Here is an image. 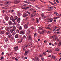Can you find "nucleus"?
<instances>
[{"label": "nucleus", "instance_id": "f257e3e1", "mask_svg": "<svg viewBox=\"0 0 61 61\" xmlns=\"http://www.w3.org/2000/svg\"><path fill=\"white\" fill-rule=\"evenodd\" d=\"M25 30H22L19 33L20 34V35H24L25 33Z\"/></svg>", "mask_w": 61, "mask_h": 61}, {"label": "nucleus", "instance_id": "f03ea898", "mask_svg": "<svg viewBox=\"0 0 61 61\" xmlns=\"http://www.w3.org/2000/svg\"><path fill=\"white\" fill-rule=\"evenodd\" d=\"M10 29L12 30L13 29H16V27L15 26H10L9 27Z\"/></svg>", "mask_w": 61, "mask_h": 61}, {"label": "nucleus", "instance_id": "7ed1b4c3", "mask_svg": "<svg viewBox=\"0 0 61 61\" xmlns=\"http://www.w3.org/2000/svg\"><path fill=\"white\" fill-rule=\"evenodd\" d=\"M36 60L35 59H33V60L34 61H35L36 60V61H39V59L36 56L35 57Z\"/></svg>", "mask_w": 61, "mask_h": 61}, {"label": "nucleus", "instance_id": "20e7f679", "mask_svg": "<svg viewBox=\"0 0 61 61\" xmlns=\"http://www.w3.org/2000/svg\"><path fill=\"white\" fill-rule=\"evenodd\" d=\"M8 24L9 25H13V23L10 20L8 21Z\"/></svg>", "mask_w": 61, "mask_h": 61}, {"label": "nucleus", "instance_id": "39448f33", "mask_svg": "<svg viewBox=\"0 0 61 61\" xmlns=\"http://www.w3.org/2000/svg\"><path fill=\"white\" fill-rule=\"evenodd\" d=\"M56 35H54L52 36V38H54V37H55L53 39V41H55V40H56Z\"/></svg>", "mask_w": 61, "mask_h": 61}, {"label": "nucleus", "instance_id": "423d86ee", "mask_svg": "<svg viewBox=\"0 0 61 61\" xmlns=\"http://www.w3.org/2000/svg\"><path fill=\"white\" fill-rule=\"evenodd\" d=\"M22 40L23 39H19V41H18V43H21L22 42Z\"/></svg>", "mask_w": 61, "mask_h": 61}, {"label": "nucleus", "instance_id": "0eeeda50", "mask_svg": "<svg viewBox=\"0 0 61 61\" xmlns=\"http://www.w3.org/2000/svg\"><path fill=\"white\" fill-rule=\"evenodd\" d=\"M28 54V51H25V52L24 54V55L25 56H26Z\"/></svg>", "mask_w": 61, "mask_h": 61}, {"label": "nucleus", "instance_id": "6e6552de", "mask_svg": "<svg viewBox=\"0 0 61 61\" xmlns=\"http://www.w3.org/2000/svg\"><path fill=\"white\" fill-rule=\"evenodd\" d=\"M24 27L25 29H27L28 28V25L25 24L24 25Z\"/></svg>", "mask_w": 61, "mask_h": 61}, {"label": "nucleus", "instance_id": "1a4fd4ad", "mask_svg": "<svg viewBox=\"0 0 61 61\" xmlns=\"http://www.w3.org/2000/svg\"><path fill=\"white\" fill-rule=\"evenodd\" d=\"M16 29H13L12 30H10V32L11 33H12Z\"/></svg>", "mask_w": 61, "mask_h": 61}, {"label": "nucleus", "instance_id": "9d476101", "mask_svg": "<svg viewBox=\"0 0 61 61\" xmlns=\"http://www.w3.org/2000/svg\"><path fill=\"white\" fill-rule=\"evenodd\" d=\"M28 15L26 13H25L23 15V17H26V16H27Z\"/></svg>", "mask_w": 61, "mask_h": 61}, {"label": "nucleus", "instance_id": "9b49d317", "mask_svg": "<svg viewBox=\"0 0 61 61\" xmlns=\"http://www.w3.org/2000/svg\"><path fill=\"white\" fill-rule=\"evenodd\" d=\"M6 30L7 31H9V30H10V29H9V27H6Z\"/></svg>", "mask_w": 61, "mask_h": 61}, {"label": "nucleus", "instance_id": "f8f14e48", "mask_svg": "<svg viewBox=\"0 0 61 61\" xmlns=\"http://www.w3.org/2000/svg\"><path fill=\"white\" fill-rule=\"evenodd\" d=\"M18 47L17 46H16L15 48H14V50L15 51H17L18 49Z\"/></svg>", "mask_w": 61, "mask_h": 61}, {"label": "nucleus", "instance_id": "ddd939ff", "mask_svg": "<svg viewBox=\"0 0 61 61\" xmlns=\"http://www.w3.org/2000/svg\"><path fill=\"white\" fill-rule=\"evenodd\" d=\"M19 34H16L15 36V37L16 38H17L18 37V36Z\"/></svg>", "mask_w": 61, "mask_h": 61}, {"label": "nucleus", "instance_id": "4468645a", "mask_svg": "<svg viewBox=\"0 0 61 61\" xmlns=\"http://www.w3.org/2000/svg\"><path fill=\"white\" fill-rule=\"evenodd\" d=\"M22 39H24L25 40V39H26V36H25L24 35L22 37Z\"/></svg>", "mask_w": 61, "mask_h": 61}, {"label": "nucleus", "instance_id": "2eb2a0df", "mask_svg": "<svg viewBox=\"0 0 61 61\" xmlns=\"http://www.w3.org/2000/svg\"><path fill=\"white\" fill-rule=\"evenodd\" d=\"M5 33V31L4 30H3L1 31V34H4Z\"/></svg>", "mask_w": 61, "mask_h": 61}, {"label": "nucleus", "instance_id": "dca6fc26", "mask_svg": "<svg viewBox=\"0 0 61 61\" xmlns=\"http://www.w3.org/2000/svg\"><path fill=\"white\" fill-rule=\"evenodd\" d=\"M28 46L27 45H24V46H23V47H24V48H25V47H27Z\"/></svg>", "mask_w": 61, "mask_h": 61}, {"label": "nucleus", "instance_id": "f3484780", "mask_svg": "<svg viewBox=\"0 0 61 61\" xmlns=\"http://www.w3.org/2000/svg\"><path fill=\"white\" fill-rule=\"evenodd\" d=\"M43 13H42L41 14L42 17H43V18H46V17H45V16L44 15H43Z\"/></svg>", "mask_w": 61, "mask_h": 61}, {"label": "nucleus", "instance_id": "a211bd4d", "mask_svg": "<svg viewBox=\"0 0 61 61\" xmlns=\"http://www.w3.org/2000/svg\"><path fill=\"white\" fill-rule=\"evenodd\" d=\"M5 41L7 43H8V42H9V41H8V39L7 38H6Z\"/></svg>", "mask_w": 61, "mask_h": 61}, {"label": "nucleus", "instance_id": "6ab92c4d", "mask_svg": "<svg viewBox=\"0 0 61 61\" xmlns=\"http://www.w3.org/2000/svg\"><path fill=\"white\" fill-rule=\"evenodd\" d=\"M15 34H16V32L15 31H14L12 33V36H14V35H15Z\"/></svg>", "mask_w": 61, "mask_h": 61}, {"label": "nucleus", "instance_id": "aec40b11", "mask_svg": "<svg viewBox=\"0 0 61 61\" xmlns=\"http://www.w3.org/2000/svg\"><path fill=\"white\" fill-rule=\"evenodd\" d=\"M11 36H12V35L11 34H10L8 36V38H11Z\"/></svg>", "mask_w": 61, "mask_h": 61}, {"label": "nucleus", "instance_id": "412c9836", "mask_svg": "<svg viewBox=\"0 0 61 61\" xmlns=\"http://www.w3.org/2000/svg\"><path fill=\"white\" fill-rule=\"evenodd\" d=\"M15 31L17 33H18L19 32V30H18V29H17V30H15Z\"/></svg>", "mask_w": 61, "mask_h": 61}, {"label": "nucleus", "instance_id": "4be33fe9", "mask_svg": "<svg viewBox=\"0 0 61 61\" xmlns=\"http://www.w3.org/2000/svg\"><path fill=\"white\" fill-rule=\"evenodd\" d=\"M28 44L29 45V46H31V47H32V43H29Z\"/></svg>", "mask_w": 61, "mask_h": 61}, {"label": "nucleus", "instance_id": "5701e85b", "mask_svg": "<svg viewBox=\"0 0 61 61\" xmlns=\"http://www.w3.org/2000/svg\"><path fill=\"white\" fill-rule=\"evenodd\" d=\"M17 21L18 23H19V22H20V18H18L17 19Z\"/></svg>", "mask_w": 61, "mask_h": 61}, {"label": "nucleus", "instance_id": "b1692460", "mask_svg": "<svg viewBox=\"0 0 61 61\" xmlns=\"http://www.w3.org/2000/svg\"><path fill=\"white\" fill-rule=\"evenodd\" d=\"M16 26L17 28H18L20 27V25L19 24H17L16 25Z\"/></svg>", "mask_w": 61, "mask_h": 61}, {"label": "nucleus", "instance_id": "393cba45", "mask_svg": "<svg viewBox=\"0 0 61 61\" xmlns=\"http://www.w3.org/2000/svg\"><path fill=\"white\" fill-rule=\"evenodd\" d=\"M5 19L7 20H8L9 19V17L8 16H6L5 17Z\"/></svg>", "mask_w": 61, "mask_h": 61}, {"label": "nucleus", "instance_id": "a878e982", "mask_svg": "<svg viewBox=\"0 0 61 61\" xmlns=\"http://www.w3.org/2000/svg\"><path fill=\"white\" fill-rule=\"evenodd\" d=\"M49 2L52 5H54V6H56V5H55L54 4V3L51 2L49 1Z\"/></svg>", "mask_w": 61, "mask_h": 61}, {"label": "nucleus", "instance_id": "bb28decb", "mask_svg": "<svg viewBox=\"0 0 61 61\" xmlns=\"http://www.w3.org/2000/svg\"><path fill=\"white\" fill-rule=\"evenodd\" d=\"M19 3V1H15V4H17L18 3Z\"/></svg>", "mask_w": 61, "mask_h": 61}, {"label": "nucleus", "instance_id": "cd10ccee", "mask_svg": "<svg viewBox=\"0 0 61 61\" xmlns=\"http://www.w3.org/2000/svg\"><path fill=\"white\" fill-rule=\"evenodd\" d=\"M36 19H37L36 22H37V23L38 24V23H39V19H38V18H37Z\"/></svg>", "mask_w": 61, "mask_h": 61}, {"label": "nucleus", "instance_id": "c85d7f7f", "mask_svg": "<svg viewBox=\"0 0 61 61\" xmlns=\"http://www.w3.org/2000/svg\"><path fill=\"white\" fill-rule=\"evenodd\" d=\"M54 14L56 15L57 16L58 15V14L56 12H55Z\"/></svg>", "mask_w": 61, "mask_h": 61}, {"label": "nucleus", "instance_id": "c756f323", "mask_svg": "<svg viewBox=\"0 0 61 61\" xmlns=\"http://www.w3.org/2000/svg\"><path fill=\"white\" fill-rule=\"evenodd\" d=\"M9 34H10V33L9 32H7L6 33V35L7 36V35H9Z\"/></svg>", "mask_w": 61, "mask_h": 61}, {"label": "nucleus", "instance_id": "7c9ffc66", "mask_svg": "<svg viewBox=\"0 0 61 61\" xmlns=\"http://www.w3.org/2000/svg\"><path fill=\"white\" fill-rule=\"evenodd\" d=\"M13 18L14 17H13V16H11L10 18V20H12L14 19Z\"/></svg>", "mask_w": 61, "mask_h": 61}, {"label": "nucleus", "instance_id": "2f4dec72", "mask_svg": "<svg viewBox=\"0 0 61 61\" xmlns=\"http://www.w3.org/2000/svg\"><path fill=\"white\" fill-rule=\"evenodd\" d=\"M19 29L20 30H22V27H20Z\"/></svg>", "mask_w": 61, "mask_h": 61}, {"label": "nucleus", "instance_id": "473e14b6", "mask_svg": "<svg viewBox=\"0 0 61 61\" xmlns=\"http://www.w3.org/2000/svg\"><path fill=\"white\" fill-rule=\"evenodd\" d=\"M55 50L56 51H59L60 49H59L57 48V49H55Z\"/></svg>", "mask_w": 61, "mask_h": 61}, {"label": "nucleus", "instance_id": "72a5a7b5", "mask_svg": "<svg viewBox=\"0 0 61 61\" xmlns=\"http://www.w3.org/2000/svg\"><path fill=\"white\" fill-rule=\"evenodd\" d=\"M18 18V17L17 16H15V20H17V19Z\"/></svg>", "mask_w": 61, "mask_h": 61}, {"label": "nucleus", "instance_id": "f704fd0d", "mask_svg": "<svg viewBox=\"0 0 61 61\" xmlns=\"http://www.w3.org/2000/svg\"><path fill=\"white\" fill-rule=\"evenodd\" d=\"M55 58V56H53L52 57H51V58Z\"/></svg>", "mask_w": 61, "mask_h": 61}, {"label": "nucleus", "instance_id": "c9c22d12", "mask_svg": "<svg viewBox=\"0 0 61 61\" xmlns=\"http://www.w3.org/2000/svg\"><path fill=\"white\" fill-rule=\"evenodd\" d=\"M22 15V14H21V13H19L18 14V15H19V16H21Z\"/></svg>", "mask_w": 61, "mask_h": 61}, {"label": "nucleus", "instance_id": "e433bc0d", "mask_svg": "<svg viewBox=\"0 0 61 61\" xmlns=\"http://www.w3.org/2000/svg\"><path fill=\"white\" fill-rule=\"evenodd\" d=\"M39 56H40V57H42V56H43V55L42 54H39Z\"/></svg>", "mask_w": 61, "mask_h": 61}, {"label": "nucleus", "instance_id": "4c0bfd02", "mask_svg": "<svg viewBox=\"0 0 61 61\" xmlns=\"http://www.w3.org/2000/svg\"><path fill=\"white\" fill-rule=\"evenodd\" d=\"M36 8H38V9H39L40 8V7H38L37 6H36Z\"/></svg>", "mask_w": 61, "mask_h": 61}, {"label": "nucleus", "instance_id": "58836bf2", "mask_svg": "<svg viewBox=\"0 0 61 61\" xmlns=\"http://www.w3.org/2000/svg\"><path fill=\"white\" fill-rule=\"evenodd\" d=\"M59 18V17H56L54 18V19H57V18Z\"/></svg>", "mask_w": 61, "mask_h": 61}, {"label": "nucleus", "instance_id": "ea45409f", "mask_svg": "<svg viewBox=\"0 0 61 61\" xmlns=\"http://www.w3.org/2000/svg\"><path fill=\"white\" fill-rule=\"evenodd\" d=\"M46 29H50L49 27H46Z\"/></svg>", "mask_w": 61, "mask_h": 61}, {"label": "nucleus", "instance_id": "a19ab883", "mask_svg": "<svg viewBox=\"0 0 61 61\" xmlns=\"http://www.w3.org/2000/svg\"><path fill=\"white\" fill-rule=\"evenodd\" d=\"M27 18H26L25 19H23V21H25L27 20Z\"/></svg>", "mask_w": 61, "mask_h": 61}, {"label": "nucleus", "instance_id": "79ce46f5", "mask_svg": "<svg viewBox=\"0 0 61 61\" xmlns=\"http://www.w3.org/2000/svg\"><path fill=\"white\" fill-rule=\"evenodd\" d=\"M52 50H50L48 51V52L50 53H52Z\"/></svg>", "mask_w": 61, "mask_h": 61}, {"label": "nucleus", "instance_id": "37998d69", "mask_svg": "<svg viewBox=\"0 0 61 61\" xmlns=\"http://www.w3.org/2000/svg\"><path fill=\"white\" fill-rule=\"evenodd\" d=\"M12 21H13V22H15V20L14 19L12 20Z\"/></svg>", "mask_w": 61, "mask_h": 61}, {"label": "nucleus", "instance_id": "c03bdc74", "mask_svg": "<svg viewBox=\"0 0 61 61\" xmlns=\"http://www.w3.org/2000/svg\"><path fill=\"white\" fill-rule=\"evenodd\" d=\"M52 20H49V22H52Z\"/></svg>", "mask_w": 61, "mask_h": 61}, {"label": "nucleus", "instance_id": "a18cd8bd", "mask_svg": "<svg viewBox=\"0 0 61 61\" xmlns=\"http://www.w3.org/2000/svg\"><path fill=\"white\" fill-rule=\"evenodd\" d=\"M4 48H6V47H7V46L5 45L4 46Z\"/></svg>", "mask_w": 61, "mask_h": 61}, {"label": "nucleus", "instance_id": "49530a36", "mask_svg": "<svg viewBox=\"0 0 61 61\" xmlns=\"http://www.w3.org/2000/svg\"><path fill=\"white\" fill-rule=\"evenodd\" d=\"M29 39L31 40V36H29Z\"/></svg>", "mask_w": 61, "mask_h": 61}, {"label": "nucleus", "instance_id": "de8ad7c7", "mask_svg": "<svg viewBox=\"0 0 61 61\" xmlns=\"http://www.w3.org/2000/svg\"><path fill=\"white\" fill-rule=\"evenodd\" d=\"M8 4V2H5V5H7Z\"/></svg>", "mask_w": 61, "mask_h": 61}, {"label": "nucleus", "instance_id": "09e8293b", "mask_svg": "<svg viewBox=\"0 0 61 61\" xmlns=\"http://www.w3.org/2000/svg\"><path fill=\"white\" fill-rule=\"evenodd\" d=\"M10 3H11V2H8V5H10Z\"/></svg>", "mask_w": 61, "mask_h": 61}, {"label": "nucleus", "instance_id": "8fccbe9b", "mask_svg": "<svg viewBox=\"0 0 61 61\" xmlns=\"http://www.w3.org/2000/svg\"><path fill=\"white\" fill-rule=\"evenodd\" d=\"M15 60H16V61H17L18 60L17 59V57H16L15 58Z\"/></svg>", "mask_w": 61, "mask_h": 61}, {"label": "nucleus", "instance_id": "3c124183", "mask_svg": "<svg viewBox=\"0 0 61 61\" xmlns=\"http://www.w3.org/2000/svg\"><path fill=\"white\" fill-rule=\"evenodd\" d=\"M27 12L30 15V12H29L28 11H27Z\"/></svg>", "mask_w": 61, "mask_h": 61}, {"label": "nucleus", "instance_id": "603ef678", "mask_svg": "<svg viewBox=\"0 0 61 61\" xmlns=\"http://www.w3.org/2000/svg\"><path fill=\"white\" fill-rule=\"evenodd\" d=\"M50 9L51 10H53V8L52 7H50Z\"/></svg>", "mask_w": 61, "mask_h": 61}, {"label": "nucleus", "instance_id": "864d4df0", "mask_svg": "<svg viewBox=\"0 0 61 61\" xmlns=\"http://www.w3.org/2000/svg\"><path fill=\"white\" fill-rule=\"evenodd\" d=\"M43 54H44V55H46V52H44L43 53Z\"/></svg>", "mask_w": 61, "mask_h": 61}, {"label": "nucleus", "instance_id": "5fc2aeb1", "mask_svg": "<svg viewBox=\"0 0 61 61\" xmlns=\"http://www.w3.org/2000/svg\"><path fill=\"white\" fill-rule=\"evenodd\" d=\"M36 34L35 33L34 34V37H36Z\"/></svg>", "mask_w": 61, "mask_h": 61}, {"label": "nucleus", "instance_id": "6e6d98bb", "mask_svg": "<svg viewBox=\"0 0 61 61\" xmlns=\"http://www.w3.org/2000/svg\"><path fill=\"white\" fill-rule=\"evenodd\" d=\"M22 9H25V10H26L27 9V7H26V8H22Z\"/></svg>", "mask_w": 61, "mask_h": 61}, {"label": "nucleus", "instance_id": "4d7b16f0", "mask_svg": "<svg viewBox=\"0 0 61 61\" xmlns=\"http://www.w3.org/2000/svg\"><path fill=\"white\" fill-rule=\"evenodd\" d=\"M59 30H60L59 29H57L56 30V31H59Z\"/></svg>", "mask_w": 61, "mask_h": 61}, {"label": "nucleus", "instance_id": "13d9d810", "mask_svg": "<svg viewBox=\"0 0 61 61\" xmlns=\"http://www.w3.org/2000/svg\"><path fill=\"white\" fill-rule=\"evenodd\" d=\"M24 58L25 59H27V57H25Z\"/></svg>", "mask_w": 61, "mask_h": 61}, {"label": "nucleus", "instance_id": "bf43d9fd", "mask_svg": "<svg viewBox=\"0 0 61 61\" xmlns=\"http://www.w3.org/2000/svg\"><path fill=\"white\" fill-rule=\"evenodd\" d=\"M31 17H34V16H35V15H31Z\"/></svg>", "mask_w": 61, "mask_h": 61}, {"label": "nucleus", "instance_id": "052dcab7", "mask_svg": "<svg viewBox=\"0 0 61 61\" xmlns=\"http://www.w3.org/2000/svg\"><path fill=\"white\" fill-rule=\"evenodd\" d=\"M54 4H56V5H57L56 3V2L55 1H54Z\"/></svg>", "mask_w": 61, "mask_h": 61}, {"label": "nucleus", "instance_id": "680f3d73", "mask_svg": "<svg viewBox=\"0 0 61 61\" xmlns=\"http://www.w3.org/2000/svg\"><path fill=\"white\" fill-rule=\"evenodd\" d=\"M41 60H42V61H44V58H41Z\"/></svg>", "mask_w": 61, "mask_h": 61}, {"label": "nucleus", "instance_id": "e2e57ef3", "mask_svg": "<svg viewBox=\"0 0 61 61\" xmlns=\"http://www.w3.org/2000/svg\"><path fill=\"white\" fill-rule=\"evenodd\" d=\"M43 33H44V32H41L40 33L41 34H43Z\"/></svg>", "mask_w": 61, "mask_h": 61}, {"label": "nucleus", "instance_id": "0e129e2a", "mask_svg": "<svg viewBox=\"0 0 61 61\" xmlns=\"http://www.w3.org/2000/svg\"><path fill=\"white\" fill-rule=\"evenodd\" d=\"M56 2H57V3H59V1H58V0H56Z\"/></svg>", "mask_w": 61, "mask_h": 61}, {"label": "nucleus", "instance_id": "69168bd1", "mask_svg": "<svg viewBox=\"0 0 61 61\" xmlns=\"http://www.w3.org/2000/svg\"><path fill=\"white\" fill-rule=\"evenodd\" d=\"M4 52H2V55H4Z\"/></svg>", "mask_w": 61, "mask_h": 61}, {"label": "nucleus", "instance_id": "338daca9", "mask_svg": "<svg viewBox=\"0 0 61 61\" xmlns=\"http://www.w3.org/2000/svg\"><path fill=\"white\" fill-rule=\"evenodd\" d=\"M19 36L20 37H22V35H20Z\"/></svg>", "mask_w": 61, "mask_h": 61}, {"label": "nucleus", "instance_id": "774afa93", "mask_svg": "<svg viewBox=\"0 0 61 61\" xmlns=\"http://www.w3.org/2000/svg\"><path fill=\"white\" fill-rule=\"evenodd\" d=\"M16 25V23L15 22H14L13 23V25Z\"/></svg>", "mask_w": 61, "mask_h": 61}]
</instances>
